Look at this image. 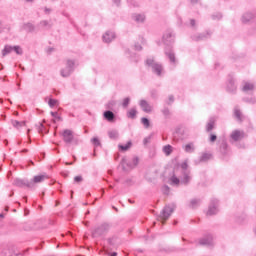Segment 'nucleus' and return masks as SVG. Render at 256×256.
I'll list each match as a JSON object with an SVG mask.
<instances>
[{
  "label": "nucleus",
  "mask_w": 256,
  "mask_h": 256,
  "mask_svg": "<svg viewBox=\"0 0 256 256\" xmlns=\"http://www.w3.org/2000/svg\"><path fill=\"white\" fill-rule=\"evenodd\" d=\"M164 45L167 47L164 50L166 57H168L171 65H177V58H175V52L171 48V44L175 42V36L171 30H167L163 35Z\"/></svg>",
  "instance_id": "obj_1"
},
{
  "label": "nucleus",
  "mask_w": 256,
  "mask_h": 256,
  "mask_svg": "<svg viewBox=\"0 0 256 256\" xmlns=\"http://www.w3.org/2000/svg\"><path fill=\"white\" fill-rule=\"evenodd\" d=\"M62 140L66 145H79V138L75 137V133L71 129H64L60 132Z\"/></svg>",
  "instance_id": "obj_2"
},
{
  "label": "nucleus",
  "mask_w": 256,
  "mask_h": 256,
  "mask_svg": "<svg viewBox=\"0 0 256 256\" xmlns=\"http://www.w3.org/2000/svg\"><path fill=\"white\" fill-rule=\"evenodd\" d=\"M175 207V204H168L161 211L160 215L158 216V221H161L162 225H165V221L171 217L173 211H175Z\"/></svg>",
  "instance_id": "obj_3"
},
{
  "label": "nucleus",
  "mask_w": 256,
  "mask_h": 256,
  "mask_svg": "<svg viewBox=\"0 0 256 256\" xmlns=\"http://www.w3.org/2000/svg\"><path fill=\"white\" fill-rule=\"evenodd\" d=\"M146 65L148 67H151L153 73H155V75H157L158 77H161L162 73H163V65L159 64L158 62H155V59L153 58H148L146 60Z\"/></svg>",
  "instance_id": "obj_4"
},
{
  "label": "nucleus",
  "mask_w": 256,
  "mask_h": 256,
  "mask_svg": "<svg viewBox=\"0 0 256 256\" xmlns=\"http://www.w3.org/2000/svg\"><path fill=\"white\" fill-rule=\"evenodd\" d=\"M109 229H111V224L103 223L93 230L92 237L94 238L103 237V235H105L106 233H109Z\"/></svg>",
  "instance_id": "obj_5"
},
{
  "label": "nucleus",
  "mask_w": 256,
  "mask_h": 256,
  "mask_svg": "<svg viewBox=\"0 0 256 256\" xmlns=\"http://www.w3.org/2000/svg\"><path fill=\"white\" fill-rule=\"evenodd\" d=\"M218 213H219V200L212 199L210 201V205L208 207V211L206 215L211 216V215H217Z\"/></svg>",
  "instance_id": "obj_6"
},
{
  "label": "nucleus",
  "mask_w": 256,
  "mask_h": 256,
  "mask_svg": "<svg viewBox=\"0 0 256 256\" xmlns=\"http://www.w3.org/2000/svg\"><path fill=\"white\" fill-rule=\"evenodd\" d=\"M199 245H203L204 247H213V235L208 234L199 240Z\"/></svg>",
  "instance_id": "obj_7"
},
{
  "label": "nucleus",
  "mask_w": 256,
  "mask_h": 256,
  "mask_svg": "<svg viewBox=\"0 0 256 256\" xmlns=\"http://www.w3.org/2000/svg\"><path fill=\"white\" fill-rule=\"evenodd\" d=\"M14 185L16 187H28V189H33V183L29 182V180H27V179L16 178L14 180Z\"/></svg>",
  "instance_id": "obj_8"
},
{
  "label": "nucleus",
  "mask_w": 256,
  "mask_h": 256,
  "mask_svg": "<svg viewBox=\"0 0 256 256\" xmlns=\"http://www.w3.org/2000/svg\"><path fill=\"white\" fill-rule=\"evenodd\" d=\"M187 162H183L181 164V169L183 171V178L181 183H183L184 185H187L189 183V181H191V176H189V173H187Z\"/></svg>",
  "instance_id": "obj_9"
},
{
  "label": "nucleus",
  "mask_w": 256,
  "mask_h": 256,
  "mask_svg": "<svg viewBox=\"0 0 256 256\" xmlns=\"http://www.w3.org/2000/svg\"><path fill=\"white\" fill-rule=\"evenodd\" d=\"M104 43H111L115 39V32L107 31L102 37Z\"/></svg>",
  "instance_id": "obj_10"
},
{
  "label": "nucleus",
  "mask_w": 256,
  "mask_h": 256,
  "mask_svg": "<svg viewBox=\"0 0 256 256\" xmlns=\"http://www.w3.org/2000/svg\"><path fill=\"white\" fill-rule=\"evenodd\" d=\"M140 107L144 111V113H151V111H152L151 105L146 100L140 101Z\"/></svg>",
  "instance_id": "obj_11"
},
{
  "label": "nucleus",
  "mask_w": 256,
  "mask_h": 256,
  "mask_svg": "<svg viewBox=\"0 0 256 256\" xmlns=\"http://www.w3.org/2000/svg\"><path fill=\"white\" fill-rule=\"evenodd\" d=\"M104 119H106V121H109L110 123H113V121H115V113H113V111L111 110H106L103 113Z\"/></svg>",
  "instance_id": "obj_12"
},
{
  "label": "nucleus",
  "mask_w": 256,
  "mask_h": 256,
  "mask_svg": "<svg viewBox=\"0 0 256 256\" xmlns=\"http://www.w3.org/2000/svg\"><path fill=\"white\" fill-rule=\"evenodd\" d=\"M215 121H217V119L215 117H211L206 125V131L207 133H211V131H213V129H215Z\"/></svg>",
  "instance_id": "obj_13"
},
{
  "label": "nucleus",
  "mask_w": 256,
  "mask_h": 256,
  "mask_svg": "<svg viewBox=\"0 0 256 256\" xmlns=\"http://www.w3.org/2000/svg\"><path fill=\"white\" fill-rule=\"evenodd\" d=\"M242 90L244 91V93H249V91H255V84L245 82Z\"/></svg>",
  "instance_id": "obj_14"
},
{
  "label": "nucleus",
  "mask_w": 256,
  "mask_h": 256,
  "mask_svg": "<svg viewBox=\"0 0 256 256\" xmlns=\"http://www.w3.org/2000/svg\"><path fill=\"white\" fill-rule=\"evenodd\" d=\"M22 29L27 33H33L35 31V25L31 24L30 22L24 23Z\"/></svg>",
  "instance_id": "obj_15"
},
{
  "label": "nucleus",
  "mask_w": 256,
  "mask_h": 256,
  "mask_svg": "<svg viewBox=\"0 0 256 256\" xmlns=\"http://www.w3.org/2000/svg\"><path fill=\"white\" fill-rule=\"evenodd\" d=\"M220 152L222 155H227V153H229V146L227 145V141L222 140L220 144Z\"/></svg>",
  "instance_id": "obj_16"
},
{
  "label": "nucleus",
  "mask_w": 256,
  "mask_h": 256,
  "mask_svg": "<svg viewBox=\"0 0 256 256\" xmlns=\"http://www.w3.org/2000/svg\"><path fill=\"white\" fill-rule=\"evenodd\" d=\"M195 143L189 142L184 146L185 153H195Z\"/></svg>",
  "instance_id": "obj_17"
},
{
  "label": "nucleus",
  "mask_w": 256,
  "mask_h": 256,
  "mask_svg": "<svg viewBox=\"0 0 256 256\" xmlns=\"http://www.w3.org/2000/svg\"><path fill=\"white\" fill-rule=\"evenodd\" d=\"M243 137V132L239 131V130H235L234 132H232L231 134V139L233 141H240L241 138Z\"/></svg>",
  "instance_id": "obj_18"
},
{
  "label": "nucleus",
  "mask_w": 256,
  "mask_h": 256,
  "mask_svg": "<svg viewBox=\"0 0 256 256\" xmlns=\"http://www.w3.org/2000/svg\"><path fill=\"white\" fill-rule=\"evenodd\" d=\"M40 27H42L43 29H51V27H53V22H51V20H42L39 23Z\"/></svg>",
  "instance_id": "obj_19"
},
{
  "label": "nucleus",
  "mask_w": 256,
  "mask_h": 256,
  "mask_svg": "<svg viewBox=\"0 0 256 256\" xmlns=\"http://www.w3.org/2000/svg\"><path fill=\"white\" fill-rule=\"evenodd\" d=\"M46 179H47L46 175L34 176L31 183H33V187H35V183H43V181L46 180Z\"/></svg>",
  "instance_id": "obj_20"
},
{
  "label": "nucleus",
  "mask_w": 256,
  "mask_h": 256,
  "mask_svg": "<svg viewBox=\"0 0 256 256\" xmlns=\"http://www.w3.org/2000/svg\"><path fill=\"white\" fill-rule=\"evenodd\" d=\"M254 17H255V14L251 12H247L242 16V22L249 23V21H251V19H253Z\"/></svg>",
  "instance_id": "obj_21"
},
{
  "label": "nucleus",
  "mask_w": 256,
  "mask_h": 256,
  "mask_svg": "<svg viewBox=\"0 0 256 256\" xmlns=\"http://www.w3.org/2000/svg\"><path fill=\"white\" fill-rule=\"evenodd\" d=\"M227 90L230 93H234V91L237 90V86H235V80H233V79L229 80L228 85H227Z\"/></svg>",
  "instance_id": "obj_22"
},
{
  "label": "nucleus",
  "mask_w": 256,
  "mask_h": 256,
  "mask_svg": "<svg viewBox=\"0 0 256 256\" xmlns=\"http://www.w3.org/2000/svg\"><path fill=\"white\" fill-rule=\"evenodd\" d=\"M9 53H13V46L5 45L4 49L2 50V57H6V55H9Z\"/></svg>",
  "instance_id": "obj_23"
},
{
  "label": "nucleus",
  "mask_w": 256,
  "mask_h": 256,
  "mask_svg": "<svg viewBox=\"0 0 256 256\" xmlns=\"http://www.w3.org/2000/svg\"><path fill=\"white\" fill-rule=\"evenodd\" d=\"M207 35L209 36V33H202L198 35L192 36L193 41H203L204 39H207Z\"/></svg>",
  "instance_id": "obj_24"
},
{
  "label": "nucleus",
  "mask_w": 256,
  "mask_h": 256,
  "mask_svg": "<svg viewBox=\"0 0 256 256\" xmlns=\"http://www.w3.org/2000/svg\"><path fill=\"white\" fill-rule=\"evenodd\" d=\"M133 145V143L131 141H128L125 145L123 144H119V149L120 151H129V149H131V146Z\"/></svg>",
  "instance_id": "obj_25"
},
{
  "label": "nucleus",
  "mask_w": 256,
  "mask_h": 256,
  "mask_svg": "<svg viewBox=\"0 0 256 256\" xmlns=\"http://www.w3.org/2000/svg\"><path fill=\"white\" fill-rule=\"evenodd\" d=\"M128 119H136L137 118V109L132 108L127 112Z\"/></svg>",
  "instance_id": "obj_26"
},
{
  "label": "nucleus",
  "mask_w": 256,
  "mask_h": 256,
  "mask_svg": "<svg viewBox=\"0 0 256 256\" xmlns=\"http://www.w3.org/2000/svg\"><path fill=\"white\" fill-rule=\"evenodd\" d=\"M133 19H134V21H136V23H143V21H145V15H143V14H134Z\"/></svg>",
  "instance_id": "obj_27"
},
{
  "label": "nucleus",
  "mask_w": 256,
  "mask_h": 256,
  "mask_svg": "<svg viewBox=\"0 0 256 256\" xmlns=\"http://www.w3.org/2000/svg\"><path fill=\"white\" fill-rule=\"evenodd\" d=\"M71 73H73L72 70L67 68V66L60 71L61 77H69Z\"/></svg>",
  "instance_id": "obj_28"
},
{
  "label": "nucleus",
  "mask_w": 256,
  "mask_h": 256,
  "mask_svg": "<svg viewBox=\"0 0 256 256\" xmlns=\"http://www.w3.org/2000/svg\"><path fill=\"white\" fill-rule=\"evenodd\" d=\"M66 67L69 68L71 70V72L73 73V71H75V60L68 59L66 61Z\"/></svg>",
  "instance_id": "obj_29"
},
{
  "label": "nucleus",
  "mask_w": 256,
  "mask_h": 256,
  "mask_svg": "<svg viewBox=\"0 0 256 256\" xmlns=\"http://www.w3.org/2000/svg\"><path fill=\"white\" fill-rule=\"evenodd\" d=\"M199 205H201V200L200 199H192L190 201L191 209H196V207H199Z\"/></svg>",
  "instance_id": "obj_30"
},
{
  "label": "nucleus",
  "mask_w": 256,
  "mask_h": 256,
  "mask_svg": "<svg viewBox=\"0 0 256 256\" xmlns=\"http://www.w3.org/2000/svg\"><path fill=\"white\" fill-rule=\"evenodd\" d=\"M234 115L238 121H243V114L241 113V110H239L238 107L234 109Z\"/></svg>",
  "instance_id": "obj_31"
},
{
  "label": "nucleus",
  "mask_w": 256,
  "mask_h": 256,
  "mask_svg": "<svg viewBox=\"0 0 256 256\" xmlns=\"http://www.w3.org/2000/svg\"><path fill=\"white\" fill-rule=\"evenodd\" d=\"M11 123L15 127V129H21V127H24L25 125V121L19 122L17 120H12Z\"/></svg>",
  "instance_id": "obj_32"
},
{
  "label": "nucleus",
  "mask_w": 256,
  "mask_h": 256,
  "mask_svg": "<svg viewBox=\"0 0 256 256\" xmlns=\"http://www.w3.org/2000/svg\"><path fill=\"white\" fill-rule=\"evenodd\" d=\"M179 183H181V180H179V178H177V176L173 174L170 177V185H179Z\"/></svg>",
  "instance_id": "obj_33"
},
{
  "label": "nucleus",
  "mask_w": 256,
  "mask_h": 256,
  "mask_svg": "<svg viewBox=\"0 0 256 256\" xmlns=\"http://www.w3.org/2000/svg\"><path fill=\"white\" fill-rule=\"evenodd\" d=\"M108 136L110 139H118L119 132H117V130H110L108 131Z\"/></svg>",
  "instance_id": "obj_34"
},
{
  "label": "nucleus",
  "mask_w": 256,
  "mask_h": 256,
  "mask_svg": "<svg viewBox=\"0 0 256 256\" xmlns=\"http://www.w3.org/2000/svg\"><path fill=\"white\" fill-rule=\"evenodd\" d=\"M163 151H164L165 155H170L171 153H173V146L166 145L163 147Z\"/></svg>",
  "instance_id": "obj_35"
},
{
  "label": "nucleus",
  "mask_w": 256,
  "mask_h": 256,
  "mask_svg": "<svg viewBox=\"0 0 256 256\" xmlns=\"http://www.w3.org/2000/svg\"><path fill=\"white\" fill-rule=\"evenodd\" d=\"M211 154L210 153H204L202 154V156L200 157V161L205 163L206 161H209V159H211Z\"/></svg>",
  "instance_id": "obj_36"
},
{
  "label": "nucleus",
  "mask_w": 256,
  "mask_h": 256,
  "mask_svg": "<svg viewBox=\"0 0 256 256\" xmlns=\"http://www.w3.org/2000/svg\"><path fill=\"white\" fill-rule=\"evenodd\" d=\"M13 51H15L16 55H23V48L21 46H12Z\"/></svg>",
  "instance_id": "obj_37"
},
{
  "label": "nucleus",
  "mask_w": 256,
  "mask_h": 256,
  "mask_svg": "<svg viewBox=\"0 0 256 256\" xmlns=\"http://www.w3.org/2000/svg\"><path fill=\"white\" fill-rule=\"evenodd\" d=\"M141 123L144 125L146 129H149L151 125V122L149 121V119L145 117L141 119Z\"/></svg>",
  "instance_id": "obj_38"
},
{
  "label": "nucleus",
  "mask_w": 256,
  "mask_h": 256,
  "mask_svg": "<svg viewBox=\"0 0 256 256\" xmlns=\"http://www.w3.org/2000/svg\"><path fill=\"white\" fill-rule=\"evenodd\" d=\"M92 144L94 145V147H101V141H99V138L94 137L92 139Z\"/></svg>",
  "instance_id": "obj_39"
},
{
  "label": "nucleus",
  "mask_w": 256,
  "mask_h": 256,
  "mask_svg": "<svg viewBox=\"0 0 256 256\" xmlns=\"http://www.w3.org/2000/svg\"><path fill=\"white\" fill-rule=\"evenodd\" d=\"M129 103H131V99L129 97L125 98L123 100L122 107H124V109H127V107H129Z\"/></svg>",
  "instance_id": "obj_40"
},
{
  "label": "nucleus",
  "mask_w": 256,
  "mask_h": 256,
  "mask_svg": "<svg viewBox=\"0 0 256 256\" xmlns=\"http://www.w3.org/2000/svg\"><path fill=\"white\" fill-rule=\"evenodd\" d=\"M57 103H58L57 100L52 99V98H50L49 101H48V105L50 107H55V105H57Z\"/></svg>",
  "instance_id": "obj_41"
},
{
  "label": "nucleus",
  "mask_w": 256,
  "mask_h": 256,
  "mask_svg": "<svg viewBox=\"0 0 256 256\" xmlns=\"http://www.w3.org/2000/svg\"><path fill=\"white\" fill-rule=\"evenodd\" d=\"M209 141H210V143H215L217 141V135L210 134Z\"/></svg>",
  "instance_id": "obj_42"
},
{
  "label": "nucleus",
  "mask_w": 256,
  "mask_h": 256,
  "mask_svg": "<svg viewBox=\"0 0 256 256\" xmlns=\"http://www.w3.org/2000/svg\"><path fill=\"white\" fill-rule=\"evenodd\" d=\"M244 101L246 103H251L252 105H254V103H256L255 98H244Z\"/></svg>",
  "instance_id": "obj_43"
},
{
  "label": "nucleus",
  "mask_w": 256,
  "mask_h": 256,
  "mask_svg": "<svg viewBox=\"0 0 256 256\" xmlns=\"http://www.w3.org/2000/svg\"><path fill=\"white\" fill-rule=\"evenodd\" d=\"M162 113L165 117H169V115H171V112L169 111V108H164L162 110Z\"/></svg>",
  "instance_id": "obj_44"
},
{
  "label": "nucleus",
  "mask_w": 256,
  "mask_h": 256,
  "mask_svg": "<svg viewBox=\"0 0 256 256\" xmlns=\"http://www.w3.org/2000/svg\"><path fill=\"white\" fill-rule=\"evenodd\" d=\"M132 163H133V167H137V165H139V158L137 157L133 158Z\"/></svg>",
  "instance_id": "obj_45"
},
{
  "label": "nucleus",
  "mask_w": 256,
  "mask_h": 256,
  "mask_svg": "<svg viewBox=\"0 0 256 256\" xmlns=\"http://www.w3.org/2000/svg\"><path fill=\"white\" fill-rule=\"evenodd\" d=\"M74 181H75V183H81V181H83V176H76L74 178Z\"/></svg>",
  "instance_id": "obj_46"
},
{
  "label": "nucleus",
  "mask_w": 256,
  "mask_h": 256,
  "mask_svg": "<svg viewBox=\"0 0 256 256\" xmlns=\"http://www.w3.org/2000/svg\"><path fill=\"white\" fill-rule=\"evenodd\" d=\"M163 191H164V195H169V191H170L169 186H164Z\"/></svg>",
  "instance_id": "obj_47"
},
{
  "label": "nucleus",
  "mask_w": 256,
  "mask_h": 256,
  "mask_svg": "<svg viewBox=\"0 0 256 256\" xmlns=\"http://www.w3.org/2000/svg\"><path fill=\"white\" fill-rule=\"evenodd\" d=\"M134 49H135V51H141L143 49V47L137 43L134 45Z\"/></svg>",
  "instance_id": "obj_48"
},
{
  "label": "nucleus",
  "mask_w": 256,
  "mask_h": 256,
  "mask_svg": "<svg viewBox=\"0 0 256 256\" xmlns=\"http://www.w3.org/2000/svg\"><path fill=\"white\" fill-rule=\"evenodd\" d=\"M151 97H152L153 99H156V97H157V90H152V91H151Z\"/></svg>",
  "instance_id": "obj_49"
},
{
  "label": "nucleus",
  "mask_w": 256,
  "mask_h": 256,
  "mask_svg": "<svg viewBox=\"0 0 256 256\" xmlns=\"http://www.w3.org/2000/svg\"><path fill=\"white\" fill-rule=\"evenodd\" d=\"M221 13H217L216 15H212V19H221Z\"/></svg>",
  "instance_id": "obj_50"
},
{
  "label": "nucleus",
  "mask_w": 256,
  "mask_h": 256,
  "mask_svg": "<svg viewBox=\"0 0 256 256\" xmlns=\"http://www.w3.org/2000/svg\"><path fill=\"white\" fill-rule=\"evenodd\" d=\"M113 3H115V5L119 7V5L121 4V0H113Z\"/></svg>",
  "instance_id": "obj_51"
},
{
  "label": "nucleus",
  "mask_w": 256,
  "mask_h": 256,
  "mask_svg": "<svg viewBox=\"0 0 256 256\" xmlns=\"http://www.w3.org/2000/svg\"><path fill=\"white\" fill-rule=\"evenodd\" d=\"M190 25H191V27H195V19L190 20Z\"/></svg>",
  "instance_id": "obj_52"
},
{
  "label": "nucleus",
  "mask_w": 256,
  "mask_h": 256,
  "mask_svg": "<svg viewBox=\"0 0 256 256\" xmlns=\"http://www.w3.org/2000/svg\"><path fill=\"white\" fill-rule=\"evenodd\" d=\"M44 11H45L46 15H49V13H51V9L50 8H45Z\"/></svg>",
  "instance_id": "obj_53"
},
{
  "label": "nucleus",
  "mask_w": 256,
  "mask_h": 256,
  "mask_svg": "<svg viewBox=\"0 0 256 256\" xmlns=\"http://www.w3.org/2000/svg\"><path fill=\"white\" fill-rule=\"evenodd\" d=\"M169 101H170V103H173L175 101V98L173 97V95L169 96Z\"/></svg>",
  "instance_id": "obj_54"
},
{
  "label": "nucleus",
  "mask_w": 256,
  "mask_h": 256,
  "mask_svg": "<svg viewBox=\"0 0 256 256\" xmlns=\"http://www.w3.org/2000/svg\"><path fill=\"white\" fill-rule=\"evenodd\" d=\"M51 116L54 117V119L58 116L57 112H51Z\"/></svg>",
  "instance_id": "obj_55"
},
{
  "label": "nucleus",
  "mask_w": 256,
  "mask_h": 256,
  "mask_svg": "<svg viewBox=\"0 0 256 256\" xmlns=\"http://www.w3.org/2000/svg\"><path fill=\"white\" fill-rule=\"evenodd\" d=\"M31 165H35V162H33L32 160H29L28 161V166H31Z\"/></svg>",
  "instance_id": "obj_56"
},
{
  "label": "nucleus",
  "mask_w": 256,
  "mask_h": 256,
  "mask_svg": "<svg viewBox=\"0 0 256 256\" xmlns=\"http://www.w3.org/2000/svg\"><path fill=\"white\" fill-rule=\"evenodd\" d=\"M108 243H109V245H113V239H108Z\"/></svg>",
  "instance_id": "obj_57"
},
{
  "label": "nucleus",
  "mask_w": 256,
  "mask_h": 256,
  "mask_svg": "<svg viewBox=\"0 0 256 256\" xmlns=\"http://www.w3.org/2000/svg\"><path fill=\"white\" fill-rule=\"evenodd\" d=\"M109 256H117V252H112L109 254Z\"/></svg>",
  "instance_id": "obj_58"
},
{
  "label": "nucleus",
  "mask_w": 256,
  "mask_h": 256,
  "mask_svg": "<svg viewBox=\"0 0 256 256\" xmlns=\"http://www.w3.org/2000/svg\"><path fill=\"white\" fill-rule=\"evenodd\" d=\"M21 153H29V150H28V149H23V150L21 151Z\"/></svg>",
  "instance_id": "obj_59"
},
{
  "label": "nucleus",
  "mask_w": 256,
  "mask_h": 256,
  "mask_svg": "<svg viewBox=\"0 0 256 256\" xmlns=\"http://www.w3.org/2000/svg\"><path fill=\"white\" fill-rule=\"evenodd\" d=\"M191 3H199V0H191Z\"/></svg>",
  "instance_id": "obj_60"
},
{
  "label": "nucleus",
  "mask_w": 256,
  "mask_h": 256,
  "mask_svg": "<svg viewBox=\"0 0 256 256\" xmlns=\"http://www.w3.org/2000/svg\"><path fill=\"white\" fill-rule=\"evenodd\" d=\"M55 119H57V121H61V118L59 115Z\"/></svg>",
  "instance_id": "obj_61"
},
{
  "label": "nucleus",
  "mask_w": 256,
  "mask_h": 256,
  "mask_svg": "<svg viewBox=\"0 0 256 256\" xmlns=\"http://www.w3.org/2000/svg\"><path fill=\"white\" fill-rule=\"evenodd\" d=\"M124 163H125V158L122 159L121 165H123Z\"/></svg>",
  "instance_id": "obj_62"
},
{
  "label": "nucleus",
  "mask_w": 256,
  "mask_h": 256,
  "mask_svg": "<svg viewBox=\"0 0 256 256\" xmlns=\"http://www.w3.org/2000/svg\"><path fill=\"white\" fill-rule=\"evenodd\" d=\"M66 165H73V162H66Z\"/></svg>",
  "instance_id": "obj_63"
},
{
  "label": "nucleus",
  "mask_w": 256,
  "mask_h": 256,
  "mask_svg": "<svg viewBox=\"0 0 256 256\" xmlns=\"http://www.w3.org/2000/svg\"><path fill=\"white\" fill-rule=\"evenodd\" d=\"M109 105H115V102L114 101L109 102Z\"/></svg>",
  "instance_id": "obj_64"
}]
</instances>
